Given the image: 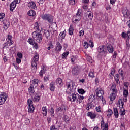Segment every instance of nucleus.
Instances as JSON below:
<instances>
[{"mask_svg":"<svg viewBox=\"0 0 130 130\" xmlns=\"http://www.w3.org/2000/svg\"><path fill=\"white\" fill-rule=\"evenodd\" d=\"M32 38L35 40H36L37 42L41 43L42 42V34L41 31H35L32 34Z\"/></svg>","mask_w":130,"mask_h":130,"instance_id":"f257e3e1","label":"nucleus"},{"mask_svg":"<svg viewBox=\"0 0 130 130\" xmlns=\"http://www.w3.org/2000/svg\"><path fill=\"white\" fill-rule=\"evenodd\" d=\"M39 59V56L38 55V54H36L35 55L31 61V71L34 73H36V71H37V61H38Z\"/></svg>","mask_w":130,"mask_h":130,"instance_id":"f03ea898","label":"nucleus"},{"mask_svg":"<svg viewBox=\"0 0 130 130\" xmlns=\"http://www.w3.org/2000/svg\"><path fill=\"white\" fill-rule=\"evenodd\" d=\"M82 18V10L78 9V11L75 15H74L73 17V22L75 23V24H78L80 21H81V19Z\"/></svg>","mask_w":130,"mask_h":130,"instance_id":"7ed1b4c3","label":"nucleus"},{"mask_svg":"<svg viewBox=\"0 0 130 130\" xmlns=\"http://www.w3.org/2000/svg\"><path fill=\"white\" fill-rule=\"evenodd\" d=\"M111 90L113 92H112L110 96V99L111 101H113L116 97V93H117V89L114 85H112L111 87Z\"/></svg>","mask_w":130,"mask_h":130,"instance_id":"20e7f679","label":"nucleus"},{"mask_svg":"<svg viewBox=\"0 0 130 130\" xmlns=\"http://www.w3.org/2000/svg\"><path fill=\"white\" fill-rule=\"evenodd\" d=\"M27 103L28 105V112L29 113H33V112H34V110L35 109L33 106V101L29 99L27 101Z\"/></svg>","mask_w":130,"mask_h":130,"instance_id":"39448f33","label":"nucleus"},{"mask_svg":"<svg viewBox=\"0 0 130 130\" xmlns=\"http://www.w3.org/2000/svg\"><path fill=\"white\" fill-rule=\"evenodd\" d=\"M42 18L43 19V20H46L50 24H51V23L53 22V17H52V16L50 15V14L43 15L42 16Z\"/></svg>","mask_w":130,"mask_h":130,"instance_id":"423d86ee","label":"nucleus"},{"mask_svg":"<svg viewBox=\"0 0 130 130\" xmlns=\"http://www.w3.org/2000/svg\"><path fill=\"white\" fill-rule=\"evenodd\" d=\"M7 98H8V94L6 93L3 92L0 94V105L5 104V102H6Z\"/></svg>","mask_w":130,"mask_h":130,"instance_id":"0eeeda50","label":"nucleus"},{"mask_svg":"<svg viewBox=\"0 0 130 130\" xmlns=\"http://www.w3.org/2000/svg\"><path fill=\"white\" fill-rule=\"evenodd\" d=\"M104 94V91L102 90L101 87H99L95 90V95L99 98H101V97H103V95Z\"/></svg>","mask_w":130,"mask_h":130,"instance_id":"6e6552de","label":"nucleus"},{"mask_svg":"<svg viewBox=\"0 0 130 130\" xmlns=\"http://www.w3.org/2000/svg\"><path fill=\"white\" fill-rule=\"evenodd\" d=\"M122 14L126 19H130V11L126 8H123L122 11Z\"/></svg>","mask_w":130,"mask_h":130,"instance_id":"1a4fd4ad","label":"nucleus"},{"mask_svg":"<svg viewBox=\"0 0 130 130\" xmlns=\"http://www.w3.org/2000/svg\"><path fill=\"white\" fill-rule=\"evenodd\" d=\"M77 96L78 93H71V92H70L69 94V100L72 102H75L77 100Z\"/></svg>","mask_w":130,"mask_h":130,"instance_id":"9d476101","label":"nucleus"},{"mask_svg":"<svg viewBox=\"0 0 130 130\" xmlns=\"http://www.w3.org/2000/svg\"><path fill=\"white\" fill-rule=\"evenodd\" d=\"M62 49V46L59 42H57L56 44V46L55 47V52L56 53H59L61 51V49Z\"/></svg>","mask_w":130,"mask_h":130,"instance_id":"9b49d317","label":"nucleus"},{"mask_svg":"<svg viewBox=\"0 0 130 130\" xmlns=\"http://www.w3.org/2000/svg\"><path fill=\"white\" fill-rule=\"evenodd\" d=\"M101 126L102 130H108V123H105L103 119L101 122Z\"/></svg>","mask_w":130,"mask_h":130,"instance_id":"f8f14e48","label":"nucleus"},{"mask_svg":"<svg viewBox=\"0 0 130 130\" xmlns=\"http://www.w3.org/2000/svg\"><path fill=\"white\" fill-rule=\"evenodd\" d=\"M99 55L100 56H102L104 54H105V50H104V46H100L98 49Z\"/></svg>","mask_w":130,"mask_h":130,"instance_id":"ddd939ff","label":"nucleus"},{"mask_svg":"<svg viewBox=\"0 0 130 130\" xmlns=\"http://www.w3.org/2000/svg\"><path fill=\"white\" fill-rule=\"evenodd\" d=\"M89 43H90V45H89L88 42L85 41L83 43V46L85 49H87L89 48V46L90 47H94V43H93V42L91 40L89 41Z\"/></svg>","mask_w":130,"mask_h":130,"instance_id":"4468645a","label":"nucleus"},{"mask_svg":"<svg viewBox=\"0 0 130 130\" xmlns=\"http://www.w3.org/2000/svg\"><path fill=\"white\" fill-rule=\"evenodd\" d=\"M72 74L74 76H77L80 74V68L78 66H76L72 69Z\"/></svg>","mask_w":130,"mask_h":130,"instance_id":"2eb2a0df","label":"nucleus"},{"mask_svg":"<svg viewBox=\"0 0 130 130\" xmlns=\"http://www.w3.org/2000/svg\"><path fill=\"white\" fill-rule=\"evenodd\" d=\"M30 86L33 88H37L38 86V79H35L30 82Z\"/></svg>","mask_w":130,"mask_h":130,"instance_id":"dca6fc26","label":"nucleus"},{"mask_svg":"<svg viewBox=\"0 0 130 130\" xmlns=\"http://www.w3.org/2000/svg\"><path fill=\"white\" fill-rule=\"evenodd\" d=\"M56 112H62V113H64L66 112V106L64 105H61L60 107L57 108L56 110Z\"/></svg>","mask_w":130,"mask_h":130,"instance_id":"f3484780","label":"nucleus"},{"mask_svg":"<svg viewBox=\"0 0 130 130\" xmlns=\"http://www.w3.org/2000/svg\"><path fill=\"white\" fill-rule=\"evenodd\" d=\"M68 90H69L70 92H74L75 91V87H74V83L72 82H70L67 85Z\"/></svg>","mask_w":130,"mask_h":130,"instance_id":"a211bd4d","label":"nucleus"},{"mask_svg":"<svg viewBox=\"0 0 130 130\" xmlns=\"http://www.w3.org/2000/svg\"><path fill=\"white\" fill-rule=\"evenodd\" d=\"M87 116H88V117H90L91 119H95V118H96V116H97V115L95 113L88 112L87 113Z\"/></svg>","mask_w":130,"mask_h":130,"instance_id":"6ab92c4d","label":"nucleus"},{"mask_svg":"<svg viewBox=\"0 0 130 130\" xmlns=\"http://www.w3.org/2000/svg\"><path fill=\"white\" fill-rule=\"evenodd\" d=\"M84 96L82 95H79V94L77 93V99H76V102L78 104H81V102L84 100Z\"/></svg>","mask_w":130,"mask_h":130,"instance_id":"aec40b11","label":"nucleus"},{"mask_svg":"<svg viewBox=\"0 0 130 130\" xmlns=\"http://www.w3.org/2000/svg\"><path fill=\"white\" fill-rule=\"evenodd\" d=\"M17 4H18L17 2L13 1L12 2L10 5V10L11 12H13V10L15 9V8H16V6H17Z\"/></svg>","mask_w":130,"mask_h":130,"instance_id":"412c9836","label":"nucleus"},{"mask_svg":"<svg viewBox=\"0 0 130 130\" xmlns=\"http://www.w3.org/2000/svg\"><path fill=\"white\" fill-rule=\"evenodd\" d=\"M106 114H107L109 118H110V117H111V116L113 114V111H112V110H111V109H108L106 112Z\"/></svg>","mask_w":130,"mask_h":130,"instance_id":"4be33fe9","label":"nucleus"},{"mask_svg":"<svg viewBox=\"0 0 130 130\" xmlns=\"http://www.w3.org/2000/svg\"><path fill=\"white\" fill-rule=\"evenodd\" d=\"M49 87L50 91H54L55 90V82L52 81L50 83Z\"/></svg>","mask_w":130,"mask_h":130,"instance_id":"5701e85b","label":"nucleus"},{"mask_svg":"<svg viewBox=\"0 0 130 130\" xmlns=\"http://www.w3.org/2000/svg\"><path fill=\"white\" fill-rule=\"evenodd\" d=\"M12 37L11 35H8L6 40L9 45L11 46L13 44V41L12 40Z\"/></svg>","mask_w":130,"mask_h":130,"instance_id":"b1692460","label":"nucleus"},{"mask_svg":"<svg viewBox=\"0 0 130 130\" xmlns=\"http://www.w3.org/2000/svg\"><path fill=\"white\" fill-rule=\"evenodd\" d=\"M123 105H124V103L122 101V99H119L118 103L117 104V106H119L120 109L121 108H123Z\"/></svg>","mask_w":130,"mask_h":130,"instance_id":"393cba45","label":"nucleus"},{"mask_svg":"<svg viewBox=\"0 0 130 130\" xmlns=\"http://www.w3.org/2000/svg\"><path fill=\"white\" fill-rule=\"evenodd\" d=\"M56 84L57 85H59L60 87L62 86L63 83L62 82V79L60 78H58L56 80Z\"/></svg>","mask_w":130,"mask_h":130,"instance_id":"a878e982","label":"nucleus"},{"mask_svg":"<svg viewBox=\"0 0 130 130\" xmlns=\"http://www.w3.org/2000/svg\"><path fill=\"white\" fill-rule=\"evenodd\" d=\"M114 115L116 118H118L119 114L118 113V110L116 108H113Z\"/></svg>","mask_w":130,"mask_h":130,"instance_id":"bb28decb","label":"nucleus"},{"mask_svg":"<svg viewBox=\"0 0 130 130\" xmlns=\"http://www.w3.org/2000/svg\"><path fill=\"white\" fill-rule=\"evenodd\" d=\"M27 14L28 16L34 17L36 16V12H35V11L31 10L28 12Z\"/></svg>","mask_w":130,"mask_h":130,"instance_id":"cd10ccee","label":"nucleus"},{"mask_svg":"<svg viewBox=\"0 0 130 130\" xmlns=\"http://www.w3.org/2000/svg\"><path fill=\"white\" fill-rule=\"evenodd\" d=\"M86 16H88V17L89 18V19L90 20H92L93 19V12H91V11H87L86 12Z\"/></svg>","mask_w":130,"mask_h":130,"instance_id":"c85d7f7f","label":"nucleus"},{"mask_svg":"<svg viewBox=\"0 0 130 130\" xmlns=\"http://www.w3.org/2000/svg\"><path fill=\"white\" fill-rule=\"evenodd\" d=\"M42 112L45 116L47 115V108H46V107L45 106L42 108Z\"/></svg>","mask_w":130,"mask_h":130,"instance_id":"c756f323","label":"nucleus"},{"mask_svg":"<svg viewBox=\"0 0 130 130\" xmlns=\"http://www.w3.org/2000/svg\"><path fill=\"white\" fill-rule=\"evenodd\" d=\"M28 7L32 9H36V4L34 2H29L28 4Z\"/></svg>","mask_w":130,"mask_h":130,"instance_id":"7c9ffc66","label":"nucleus"},{"mask_svg":"<svg viewBox=\"0 0 130 130\" xmlns=\"http://www.w3.org/2000/svg\"><path fill=\"white\" fill-rule=\"evenodd\" d=\"M39 26H40V24L38 22H36L34 24V30H35V31H40L39 30Z\"/></svg>","mask_w":130,"mask_h":130,"instance_id":"2f4dec72","label":"nucleus"},{"mask_svg":"<svg viewBox=\"0 0 130 130\" xmlns=\"http://www.w3.org/2000/svg\"><path fill=\"white\" fill-rule=\"evenodd\" d=\"M48 47H47L48 50H50V49H52V48L54 47V46L53 45V44L51 41L48 43Z\"/></svg>","mask_w":130,"mask_h":130,"instance_id":"473e14b6","label":"nucleus"},{"mask_svg":"<svg viewBox=\"0 0 130 130\" xmlns=\"http://www.w3.org/2000/svg\"><path fill=\"white\" fill-rule=\"evenodd\" d=\"M107 49H108V52L110 53H112V52H113V47H112V46L111 45L109 44L107 46Z\"/></svg>","mask_w":130,"mask_h":130,"instance_id":"72a5a7b5","label":"nucleus"},{"mask_svg":"<svg viewBox=\"0 0 130 130\" xmlns=\"http://www.w3.org/2000/svg\"><path fill=\"white\" fill-rule=\"evenodd\" d=\"M74 27H73V25H70L69 29V35H73L74 34Z\"/></svg>","mask_w":130,"mask_h":130,"instance_id":"f704fd0d","label":"nucleus"},{"mask_svg":"<svg viewBox=\"0 0 130 130\" xmlns=\"http://www.w3.org/2000/svg\"><path fill=\"white\" fill-rule=\"evenodd\" d=\"M49 113L51 117H54L55 114L54 113V109L51 107L49 110Z\"/></svg>","mask_w":130,"mask_h":130,"instance_id":"c9c22d12","label":"nucleus"},{"mask_svg":"<svg viewBox=\"0 0 130 130\" xmlns=\"http://www.w3.org/2000/svg\"><path fill=\"white\" fill-rule=\"evenodd\" d=\"M43 36H45V37H46V38H48V37H49V31H48V30H44L43 31Z\"/></svg>","mask_w":130,"mask_h":130,"instance_id":"e433bc0d","label":"nucleus"},{"mask_svg":"<svg viewBox=\"0 0 130 130\" xmlns=\"http://www.w3.org/2000/svg\"><path fill=\"white\" fill-rule=\"evenodd\" d=\"M92 107H94V105L92 102L87 104V105H86L87 110H89L90 109H91V108H92Z\"/></svg>","mask_w":130,"mask_h":130,"instance_id":"4c0bfd02","label":"nucleus"},{"mask_svg":"<svg viewBox=\"0 0 130 130\" xmlns=\"http://www.w3.org/2000/svg\"><path fill=\"white\" fill-rule=\"evenodd\" d=\"M39 100H40V95L38 94H36L33 99V101H36V102H38Z\"/></svg>","mask_w":130,"mask_h":130,"instance_id":"58836bf2","label":"nucleus"},{"mask_svg":"<svg viewBox=\"0 0 130 130\" xmlns=\"http://www.w3.org/2000/svg\"><path fill=\"white\" fill-rule=\"evenodd\" d=\"M129 86V82H125L124 83L123 90H128V86Z\"/></svg>","mask_w":130,"mask_h":130,"instance_id":"ea45409f","label":"nucleus"},{"mask_svg":"<svg viewBox=\"0 0 130 130\" xmlns=\"http://www.w3.org/2000/svg\"><path fill=\"white\" fill-rule=\"evenodd\" d=\"M66 30L62 31V32H61L59 34L60 35V37L61 38H62V39H64V38H66Z\"/></svg>","mask_w":130,"mask_h":130,"instance_id":"a19ab883","label":"nucleus"},{"mask_svg":"<svg viewBox=\"0 0 130 130\" xmlns=\"http://www.w3.org/2000/svg\"><path fill=\"white\" fill-rule=\"evenodd\" d=\"M63 119L64 120L65 122H66V123H69L70 122V118L67 115H64L63 117Z\"/></svg>","mask_w":130,"mask_h":130,"instance_id":"79ce46f5","label":"nucleus"},{"mask_svg":"<svg viewBox=\"0 0 130 130\" xmlns=\"http://www.w3.org/2000/svg\"><path fill=\"white\" fill-rule=\"evenodd\" d=\"M36 87H33V86H31L30 85L29 88H28V91L29 93H31V94H33L35 91L34 90V89H35Z\"/></svg>","mask_w":130,"mask_h":130,"instance_id":"37998d69","label":"nucleus"},{"mask_svg":"<svg viewBox=\"0 0 130 130\" xmlns=\"http://www.w3.org/2000/svg\"><path fill=\"white\" fill-rule=\"evenodd\" d=\"M28 42V43H29V44H30L31 45H32L35 43V41H34V39H32V38H29Z\"/></svg>","mask_w":130,"mask_h":130,"instance_id":"c03bdc74","label":"nucleus"},{"mask_svg":"<svg viewBox=\"0 0 130 130\" xmlns=\"http://www.w3.org/2000/svg\"><path fill=\"white\" fill-rule=\"evenodd\" d=\"M114 79H115V81H116L117 84H119V74L115 75Z\"/></svg>","mask_w":130,"mask_h":130,"instance_id":"a18cd8bd","label":"nucleus"},{"mask_svg":"<svg viewBox=\"0 0 130 130\" xmlns=\"http://www.w3.org/2000/svg\"><path fill=\"white\" fill-rule=\"evenodd\" d=\"M123 94L124 97H127L128 95V89H124Z\"/></svg>","mask_w":130,"mask_h":130,"instance_id":"49530a36","label":"nucleus"},{"mask_svg":"<svg viewBox=\"0 0 130 130\" xmlns=\"http://www.w3.org/2000/svg\"><path fill=\"white\" fill-rule=\"evenodd\" d=\"M95 72L94 71H91L89 72L88 74V76L90 77V78H95Z\"/></svg>","mask_w":130,"mask_h":130,"instance_id":"de8ad7c7","label":"nucleus"},{"mask_svg":"<svg viewBox=\"0 0 130 130\" xmlns=\"http://www.w3.org/2000/svg\"><path fill=\"white\" fill-rule=\"evenodd\" d=\"M120 112L121 113V115H124L125 114V110H124V108L120 109Z\"/></svg>","mask_w":130,"mask_h":130,"instance_id":"09e8293b","label":"nucleus"},{"mask_svg":"<svg viewBox=\"0 0 130 130\" xmlns=\"http://www.w3.org/2000/svg\"><path fill=\"white\" fill-rule=\"evenodd\" d=\"M78 92L79 93V94H81V95H83V94H85L86 93V91L83 89H78Z\"/></svg>","mask_w":130,"mask_h":130,"instance_id":"8fccbe9b","label":"nucleus"},{"mask_svg":"<svg viewBox=\"0 0 130 130\" xmlns=\"http://www.w3.org/2000/svg\"><path fill=\"white\" fill-rule=\"evenodd\" d=\"M17 58H20L22 59V58H23V54H22V53L21 52H18L17 53Z\"/></svg>","mask_w":130,"mask_h":130,"instance_id":"3c124183","label":"nucleus"},{"mask_svg":"<svg viewBox=\"0 0 130 130\" xmlns=\"http://www.w3.org/2000/svg\"><path fill=\"white\" fill-rule=\"evenodd\" d=\"M84 34H85V31H84V30H81L79 31V36L80 37H83Z\"/></svg>","mask_w":130,"mask_h":130,"instance_id":"603ef678","label":"nucleus"},{"mask_svg":"<svg viewBox=\"0 0 130 130\" xmlns=\"http://www.w3.org/2000/svg\"><path fill=\"white\" fill-rule=\"evenodd\" d=\"M96 111L97 112H101V110H102V109L101 108V106H99L98 107H96L95 108Z\"/></svg>","mask_w":130,"mask_h":130,"instance_id":"864d4df0","label":"nucleus"},{"mask_svg":"<svg viewBox=\"0 0 130 130\" xmlns=\"http://www.w3.org/2000/svg\"><path fill=\"white\" fill-rule=\"evenodd\" d=\"M68 55H69V52H66L63 53L62 54V58H66V57H67V56H68Z\"/></svg>","mask_w":130,"mask_h":130,"instance_id":"5fc2aeb1","label":"nucleus"},{"mask_svg":"<svg viewBox=\"0 0 130 130\" xmlns=\"http://www.w3.org/2000/svg\"><path fill=\"white\" fill-rule=\"evenodd\" d=\"M9 47V44H8V43H4L3 44V48L5 49V48H8Z\"/></svg>","mask_w":130,"mask_h":130,"instance_id":"6e6d98bb","label":"nucleus"},{"mask_svg":"<svg viewBox=\"0 0 130 130\" xmlns=\"http://www.w3.org/2000/svg\"><path fill=\"white\" fill-rule=\"evenodd\" d=\"M85 55L86 56V58H87L88 61H91V60H92V57L91 56H89L87 54H86Z\"/></svg>","mask_w":130,"mask_h":130,"instance_id":"4d7b16f0","label":"nucleus"},{"mask_svg":"<svg viewBox=\"0 0 130 130\" xmlns=\"http://www.w3.org/2000/svg\"><path fill=\"white\" fill-rule=\"evenodd\" d=\"M45 73V71H44V69H42L40 72V77H43V74Z\"/></svg>","mask_w":130,"mask_h":130,"instance_id":"13d9d810","label":"nucleus"},{"mask_svg":"<svg viewBox=\"0 0 130 130\" xmlns=\"http://www.w3.org/2000/svg\"><path fill=\"white\" fill-rule=\"evenodd\" d=\"M32 45H33V48H34V49H38V45L37 44V43H35Z\"/></svg>","mask_w":130,"mask_h":130,"instance_id":"bf43d9fd","label":"nucleus"},{"mask_svg":"<svg viewBox=\"0 0 130 130\" xmlns=\"http://www.w3.org/2000/svg\"><path fill=\"white\" fill-rule=\"evenodd\" d=\"M121 36H122V38H124V39H125V38H126V37H127L126 33H125L124 32H122Z\"/></svg>","mask_w":130,"mask_h":130,"instance_id":"052dcab7","label":"nucleus"},{"mask_svg":"<svg viewBox=\"0 0 130 130\" xmlns=\"http://www.w3.org/2000/svg\"><path fill=\"white\" fill-rule=\"evenodd\" d=\"M16 61L17 63H18L19 64H20L21 61H22V59L17 57L16 59Z\"/></svg>","mask_w":130,"mask_h":130,"instance_id":"680f3d73","label":"nucleus"},{"mask_svg":"<svg viewBox=\"0 0 130 130\" xmlns=\"http://www.w3.org/2000/svg\"><path fill=\"white\" fill-rule=\"evenodd\" d=\"M115 73V70H114V69H112L111 70V72L110 73V75H112L111 78H112L113 77Z\"/></svg>","mask_w":130,"mask_h":130,"instance_id":"e2e57ef3","label":"nucleus"},{"mask_svg":"<svg viewBox=\"0 0 130 130\" xmlns=\"http://www.w3.org/2000/svg\"><path fill=\"white\" fill-rule=\"evenodd\" d=\"M116 56H117V52L115 51L114 52V54H113V56H112V57H113V58L115 59V58H116Z\"/></svg>","mask_w":130,"mask_h":130,"instance_id":"0e129e2a","label":"nucleus"},{"mask_svg":"<svg viewBox=\"0 0 130 130\" xmlns=\"http://www.w3.org/2000/svg\"><path fill=\"white\" fill-rule=\"evenodd\" d=\"M83 8L84 9V10H85V11H88V5L87 4H85L83 7Z\"/></svg>","mask_w":130,"mask_h":130,"instance_id":"69168bd1","label":"nucleus"},{"mask_svg":"<svg viewBox=\"0 0 130 130\" xmlns=\"http://www.w3.org/2000/svg\"><path fill=\"white\" fill-rule=\"evenodd\" d=\"M50 130H56V128H55V126H54V125H52L50 127Z\"/></svg>","mask_w":130,"mask_h":130,"instance_id":"338daca9","label":"nucleus"},{"mask_svg":"<svg viewBox=\"0 0 130 130\" xmlns=\"http://www.w3.org/2000/svg\"><path fill=\"white\" fill-rule=\"evenodd\" d=\"M126 35H127V38H130V30L129 29V30L126 33Z\"/></svg>","mask_w":130,"mask_h":130,"instance_id":"774afa93","label":"nucleus"}]
</instances>
